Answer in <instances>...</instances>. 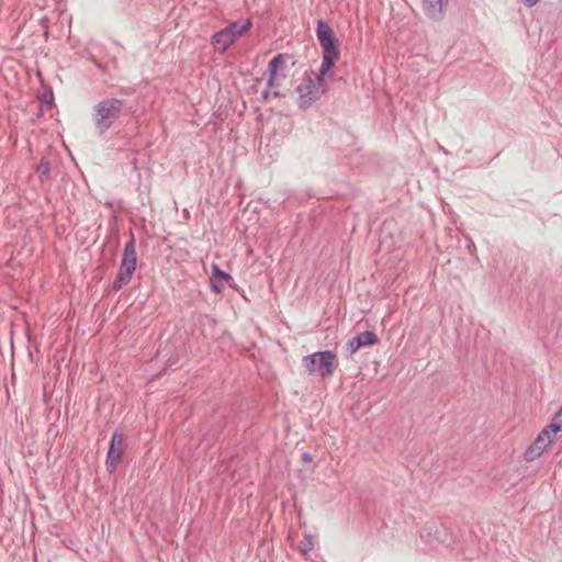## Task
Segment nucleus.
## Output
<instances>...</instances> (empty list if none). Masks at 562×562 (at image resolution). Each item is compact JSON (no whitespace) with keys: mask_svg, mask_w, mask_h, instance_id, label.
<instances>
[{"mask_svg":"<svg viewBox=\"0 0 562 562\" xmlns=\"http://www.w3.org/2000/svg\"><path fill=\"white\" fill-rule=\"evenodd\" d=\"M336 355L331 350L317 351L303 358V366L310 375L331 376L335 369Z\"/></svg>","mask_w":562,"mask_h":562,"instance_id":"obj_4","label":"nucleus"},{"mask_svg":"<svg viewBox=\"0 0 562 562\" xmlns=\"http://www.w3.org/2000/svg\"><path fill=\"white\" fill-rule=\"evenodd\" d=\"M283 64H284V55L283 54L276 55L269 61V65H268V69H269L268 88H271L273 86L274 80L278 77L279 69L283 66Z\"/></svg>","mask_w":562,"mask_h":562,"instance_id":"obj_14","label":"nucleus"},{"mask_svg":"<svg viewBox=\"0 0 562 562\" xmlns=\"http://www.w3.org/2000/svg\"><path fill=\"white\" fill-rule=\"evenodd\" d=\"M269 95H270V88H268V87H267V88L261 92V99H262L263 101H266V100H268Z\"/></svg>","mask_w":562,"mask_h":562,"instance_id":"obj_24","label":"nucleus"},{"mask_svg":"<svg viewBox=\"0 0 562 562\" xmlns=\"http://www.w3.org/2000/svg\"><path fill=\"white\" fill-rule=\"evenodd\" d=\"M41 102L46 104V105H52L53 104V102H54V94H53V91L50 89L44 91L41 94Z\"/></svg>","mask_w":562,"mask_h":562,"instance_id":"obj_20","label":"nucleus"},{"mask_svg":"<svg viewBox=\"0 0 562 562\" xmlns=\"http://www.w3.org/2000/svg\"><path fill=\"white\" fill-rule=\"evenodd\" d=\"M204 319L207 321L210 324H213V325L215 324L214 318H212V317H210L207 315L204 316Z\"/></svg>","mask_w":562,"mask_h":562,"instance_id":"obj_26","label":"nucleus"},{"mask_svg":"<svg viewBox=\"0 0 562 562\" xmlns=\"http://www.w3.org/2000/svg\"><path fill=\"white\" fill-rule=\"evenodd\" d=\"M123 441H124L123 434L119 430H115L111 437V441H110L108 454H106V460H105V467L110 473H113L116 470L117 464L122 459Z\"/></svg>","mask_w":562,"mask_h":562,"instance_id":"obj_8","label":"nucleus"},{"mask_svg":"<svg viewBox=\"0 0 562 562\" xmlns=\"http://www.w3.org/2000/svg\"><path fill=\"white\" fill-rule=\"evenodd\" d=\"M234 283L235 281L229 273L223 271L216 263L211 265L210 288L212 292L221 294L225 285L234 288Z\"/></svg>","mask_w":562,"mask_h":562,"instance_id":"obj_10","label":"nucleus"},{"mask_svg":"<svg viewBox=\"0 0 562 562\" xmlns=\"http://www.w3.org/2000/svg\"><path fill=\"white\" fill-rule=\"evenodd\" d=\"M314 548L313 537L311 535H305L303 540L300 543V550L303 554H308Z\"/></svg>","mask_w":562,"mask_h":562,"instance_id":"obj_19","label":"nucleus"},{"mask_svg":"<svg viewBox=\"0 0 562 562\" xmlns=\"http://www.w3.org/2000/svg\"><path fill=\"white\" fill-rule=\"evenodd\" d=\"M467 248L470 254H473L476 250L475 244L472 239H468Z\"/></svg>","mask_w":562,"mask_h":562,"instance_id":"obj_22","label":"nucleus"},{"mask_svg":"<svg viewBox=\"0 0 562 562\" xmlns=\"http://www.w3.org/2000/svg\"><path fill=\"white\" fill-rule=\"evenodd\" d=\"M379 342L378 335L372 330H364L349 339L345 345V351L353 356L360 348L374 346Z\"/></svg>","mask_w":562,"mask_h":562,"instance_id":"obj_9","label":"nucleus"},{"mask_svg":"<svg viewBox=\"0 0 562 562\" xmlns=\"http://www.w3.org/2000/svg\"><path fill=\"white\" fill-rule=\"evenodd\" d=\"M547 427L551 430V435H558L562 431V407L554 414Z\"/></svg>","mask_w":562,"mask_h":562,"instance_id":"obj_18","label":"nucleus"},{"mask_svg":"<svg viewBox=\"0 0 562 562\" xmlns=\"http://www.w3.org/2000/svg\"><path fill=\"white\" fill-rule=\"evenodd\" d=\"M124 112L125 102L117 98H106L95 104L93 123L99 135L110 130Z\"/></svg>","mask_w":562,"mask_h":562,"instance_id":"obj_1","label":"nucleus"},{"mask_svg":"<svg viewBox=\"0 0 562 562\" xmlns=\"http://www.w3.org/2000/svg\"><path fill=\"white\" fill-rule=\"evenodd\" d=\"M323 49V59L319 68V80L333 71L340 58V47L337 37L318 41Z\"/></svg>","mask_w":562,"mask_h":562,"instance_id":"obj_5","label":"nucleus"},{"mask_svg":"<svg viewBox=\"0 0 562 562\" xmlns=\"http://www.w3.org/2000/svg\"><path fill=\"white\" fill-rule=\"evenodd\" d=\"M136 241L134 235L131 234V238L123 249L119 272L112 283L114 291H120L130 283L136 269Z\"/></svg>","mask_w":562,"mask_h":562,"instance_id":"obj_3","label":"nucleus"},{"mask_svg":"<svg viewBox=\"0 0 562 562\" xmlns=\"http://www.w3.org/2000/svg\"><path fill=\"white\" fill-rule=\"evenodd\" d=\"M522 1H524V3H526L529 7H533L535 4H537L539 2V0H522Z\"/></svg>","mask_w":562,"mask_h":562,"instance_id":"obj_25","label":"nucleus"},{"mask_svg":"<svg viewBox=\"0 0 562 562\" xmlns=\"http://www.w3.org/2000/svg\"><path fill=\"white\" fill-rule=\"evenodd\" d=\"M252 25L251 19H243L240 21L232 22L225 29L233 36L234 41H237L241 37Z\"/></svg>","mask_w":562,"mask_h":562,"instance_id":"obj_12","label":"nucleus"},{"mask_svg":"<svg viewBox=\"0 0 562 562\" xmlns=\"http://www.w3.org/2000/svg\"><path fill=\"white\" fill-rule=\"evenodd\" d=\"M420 539L432 548L443 546L453 549L451 542L448 541V529L441 522L429 521L425 524L420 532Z\"/></svg>","mask_w":562,"mask_h":562,"instance_id":"obj_6","label":"nucleus"},{"mask_svg":"<svg viewBox=\"0 0 562 562\" xmlns=\"http://www.w3.org/2000/svg\"><path fill=\"white\" fill-rule=\"evenodd\" d=\"M325 77L319 80V72L313 70L305 74L302 82L296 87L299 93V108L308 109L325 92Z\"/></svg>","mask_w":562,"mask_h":562,"instance_id":"obj_2","label":"nucleus"},{"mask_svg":"<svg viewBox=\"0 0 562 562\" xmlns=\"http://www.w3.org/2000/svg\"><path fill=\"white\" fill-rule=\"evenodd\" d=\"M301 459L303 462L310 463L313 461V456L310 452L305 451L302 453Z\"/></svg>","mask_w":562,"mask_h":562,"instance_id":"obj_21","label":"nucleus"},{"mask_svg":"<svg viewBox=\"0 0 562 562\" xmlns=\"http://www.w3.org/2000/svg\"><path fill=\"white\" fill-rule=\"evenodd\" d=\"M551 430L548 427H543L542 430L538 434L536 439L531 442V445L526 449L524 453V458L526 461L531 462L538 459L546 449L553 442L557 435H551Z\"/></svg>","mask_w":562,"mask_h":562,"instance_id":"obj_7","label":"nucleus"},{"mask_svg":"<svg viewBox=\"0 0 562 562\" xmlns=\"http://www.w3.org/2000/svg\"><path fill=\"white\" fill-rule=\"evenodd\" d=\"M316 37L317 41L328 40L336 37L334 30L330 27L327 21L321 19L316 24Z\"/></svg>","mask_w":562,"mask_h":562,"instance_id":"obj_16","label":"nucleus"},{"mask_svg":"<svg viewBox=\"0 0 562 562\" xmlns=\"http://www.w3.org/2000/svg\"><path fill=\"white\" fill-rule=\"evenodd\" d=\"M234 42L235 41L233 36L226 31L225 27L212 36V44L221 52H225Z\"/></svg>","mask_w":562,"mask_h":562,"instance_id":"obj_13","label":"nucleus"},{"mask_svg":"<svg viewBox=\"0 0 562 562\" xmlns=\"http://www.w3.org/2000/svg\"><path fill=\"white\" fill-rule=\"evenodd\" d=\"M447 3L448 0H423V10L430 20L440 21Z\"/></svg>","mask_w":562,"mask_h":562,"instance_id":"obj_11","label":"nucleus"},{"mask_svg":"<svg viewBox=\"0 0 562 562\" xmlns=\"http://www.w3.org/2000/svg\"><path fill=\"white\" fill-rule=\"evenodd\" d=\"M462 554L465 560L474 559V552H472V551L463 550Z\"/></svg>","mask_w":562,"mask_h":562,"instance_id":"obj_23","label":"nucleus"},{"mask_svg":"<svg viewBox=\"0 0 562 562\" xmlns=\"http://www.w3.org/2000/svg\"><path fill=\"white\" fill-rule=\"evenodd\" d=\"M316 37L317 41L328 40L336 37L334 30L330 27L327 21L321 19L316 24Z\"/></svg>","mask_w":562,"mask_h":562,"instance_id":"obj_17","label":"nucleus"},{"mask_svg":"<svg viewBox=\"0 0 562 562\" xmlns=\"http://www.w3.org/2000/svg\"><path fill=\"white\" fill-rule=\"evenodd\" d=\"M52 167V160L47 156H43L38 164H36L35 171L37 172L38 179L42 183L50 179Z\"/></svg>","mask_w":562,"mask_h":562,"instance_id":"obj_15","label":"nucleus"}]
</instances>
